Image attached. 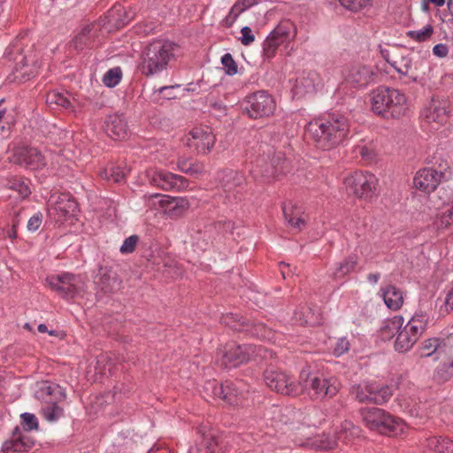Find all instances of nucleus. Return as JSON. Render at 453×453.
<instances>
[{"label": "nucleus", "instance_id": "40", "mask_svg": "<svg viewBox=\"0 0 453 453\" xmlns=\"http://www.w3.org/2000/svg\"><path fill=\"white\" fill-rule=\"evenodd\" d=\"M294 320L302 326H314L319 323V319L309 308L302 307L294 312Z\"/></svg>", "mask_w": 453, "mask_h": 453}, {"label": "nucleus", "instance_id": "29", "mask_svg": "<svg viewBox=\"0 0 453 453\" xmlns=\"http://www.w3.org/2000/svg\"><path fill=\"white\" fill-rule=\"evenodd\" d=\"M429 315L424 311H417L404 326L418 339L427 327Z\"/></svg>", "mask_w": 453, "mask_h": 453}, {"label": "nucleus", "instance_id": "61", "mask_svg": "<svg viewBox=\"0 0 453 453\" xmlns=\"http://www.w3.org/2000/svg\"><path fill=\"white\" fill-rule=\"evenodd\" d=\"M215 227L219 229L223 234H226V233L232 234L234 224L232 221L218 222Z\"/></svg>", "mask_w": 453, "mask_h": 453}, {"label": "nucleus", "instance_id": "1", "mask_svg": "<svg viewBox=\"0 0 453 453\" xmlns=\"http://www.w3.org/2000/svg\"><path fill=\"white\" fill-rule=\"evenodd\" d=\"M349 133V124L342 115H330L328 118L311 121L305 128V134L315 145L324 150H331L342 144Z\"/></svg>", "mask_w": 453, "mask_h": 453}, {"label": "nucleus", "instance_id": "56", "mask_svg": "<svg viewBox=\"0 0 453 453\" xmlns=\"http://www.w3.org/2000/svg\"><path fill=\"white\" fill-rule=\"evenodd\" d=\"M125 13L124 9L121 6H116L110 12V21L113 22L114 25L119 28L123 27L127 21L120 19L119 17Z\"/></svg>", "mask_w": 453, "mask_h": 453}, {"label": "nucleus", "instance_id": "46", "mask_svg": "<svg viewBox=\"0 0 453 453\" xmlns=\"http://www.w3.org/2000/svg\"><path fill=\"white\" fill-rule=\"evenodd\" d=\"M440 342L437 338L425 340L419 348L421 357H431L434 353L439 351Z\"/></svg>", "mask_w": 453, "mask_h": 453}, {"label": "nucleus", "instance_id": "38", "mask_svg": "<svg viewBox=\"0 0 453 453\" xmlns=\"http://www.w3.org/2000/svg\"><path fill=\"white\" fill-rule=\"evenodd\" d=\"M427 447L434 453H453V441L443 436L429 438Z\"/></svg>", "mask_w": 453, "mask_h": 453}, {"label": "nucleus", "instance_id": "43", "mask_svg": "<svg viewBox=\"0 0 453 453\" xmlns=\"http://www.w3.org/2000/svg\"><path fill=\"white\" fill-rule=\"evenodd\" d=\"M42 414L43 418L49 422H55L63 416V409L56 403H46L42 408Z\"/></svg>", "mask_w": 453, "mask_h": 453}, {"label": "nucleus", "instance_id": "3", "mask_svg": "<svg viewBox=\"0 0 453 453\" xmlns=\"http://www.w3.org/2000/svg\"><path fill=\"white\" fill-rule=\"evenodd\" d=\"M177 45L167 40L150 42L142 54L141 71L146 76L157 74L166 69L174 58Z\"/></svg>", "mask_w": 453, "mask_h": 453}, {"label": "nucleus", "instance_id": "2", "mask_svg": "<svg viewBox=\"0 0 453 453\" xmlns=\"http://www.w3.org/2000/svg\"><path fill=\"white\" fill-rule=\"evenodd\" d=\"M372 111L384 119H399L406 116L409 106L405 95L399 89L380 86L370 94Z\"/></svg>", "mask_w": 453, "mask_h": 453}, {"label": "nucleus", "instance_id": "14", "mask_svg": "<svg viewBox=\"0 0 453 453\" xmlns=\"http://www.w3.org/2000/svg\"><path fill=\"white\" fill-rule=\"evenodd\" d=\"M11 162L25 168L35 170L45 165L42 153L34 147H17L11 157Z\"/></svg>", "mask_w": 453, "mask_h": 453}, {"label": "nucleus", "instance_id": "4", "mask_svg": "<svg viewBox=\"0 0 453 453\" xmlns=\"http://www.w3.org/2000/svg\"><path fill=\"white\" fill-rule=\"evenodd\" d=\"M267 354V350L261 347L229 342L218 352L216 364L223 369H232L249 362L253 357L266 358Z\"/></svg>", "mask_w": 453, "mask_h": 453}, {"label": "nucleus", "instance_id": "35", "mask_svg": "<svg viewBox=\"0 0 453 453\" xmlns=\"http://www.w3.org/2000/svg\"><path fill=\"white\" fill-rule=\"evenodd\" d=\"M359 434V428L356 426L351 421L345 420L342 422L339 429L335 432V438L337 441L347 443L351 439Z\"/></svg>", "mask_w": 453, "mask_h": 453}, {"label": "nucleus", "instance_id": "44", "mask_svg": "<svg viewBox=\"0 0 453 453\" xmlns=\"http://www.w3.org/2000/svg\"><path fill=\"white\" fill-rule=\"evenodd\" d=\"M122 77V72L119 67L108 70L103 77L104 84L108 88H113L118 85Z\"/></svg>", "mask_w": 453, "mask_h": 453}, {"label": "nucleus", "instance_id": "52", "mask_svg": "<svg viewBox=\"0 0 453 453\" xmlns=\"http://www.w3.org/2000/svg\"><path fill=\"white\" fill-rule=\"evenodd\" d=\"M221 63L228 75L237 73V65L230 53H226L221 58Z\"/></svg>", "mask_w": 453, "mask_h": 453}, {"label": "nucleus", "instance_id": "41", "mask_svg": "<svg viewBox=\"0 0 453 453\" xmlns=\"http://www.w3.org/2000/svg\"><path fill=\"white\" fill-rule=\"evenodd\" d=\"M61 394V388L58 385H50L47 382L42 383L36 391V397L46 403H53V396Z\"/></svg>", "mask_w": 453, "mask_h": 453}, {"label": "nucleus", "instance_id": "19", "mask_svg": "<svg viewBox=\"0 0 453 453\" xmlns=\"http://www.w3.org/2000/svg\"><path fill=\"white\" fill-rule=\"evenodd\" d=\"M442 175L443 173L441 172H438L431 167H426L417 172L413 179V184L416 188L423 192L430 193L436 189L441 180Z\"/></svg>", "mask_w": 453, "mask_h": 453}, {"label": "nucleus", "instance_id": "25", "mask_svg": "<svg viewBox=\"0 0 453 453\" xmlns=\"http://www.w3.org/2000/svg\"><path fill=\"white\" fill-rule=\"evenodd\" d=\"M58 215V220H62L75 215L78 203L69 194H60L54 201L51 208Z\"/></svg>", "mask_w": 453, "mask_h": 453}, {"label": "nucleus", "instance_id": "34", "mask_svg": "<svg viewBox=\"0 0 453 453\" xmlns=\"http://www.w3.org/2000/svg\"><path fill=\"white\" fill-rule=\"evenodd\" d=\"M256 4L255 0H237L231 7L228 14L225 18L226 27H232L237 18L247 9Z\"/></svg>", "mask_w": 453, "mask_h": 453}, {"label": "nucleus", "instance_id": "22", "mask_svg": "<svg viewBox=\"0 0 453 453\" xmlns=\"http://www.w3.org/2000/svg\"><path fill=\"white\" fill-rule=\"evenodd\" d=\"M106 134L114 140H122L128 135L127 122L122 115H109L104 122Z\"/></svg>", "mask_w": 453, "mask_h": 453}, {"label": "nucleus", "instance_id": "8", "mask_svg": "<svg viewBox=\"0 0 453 453\" xmlns=\"http://www.w3.org/2000/svg\"><path fill=\"white\" fill-rule=\"evenodd\" d=\"M299 383L302 384L303 392H313L318 398L333 397L340 389V382L335 377L324 378L302 371Z\"/></svg>", "mask_w": 453, "mask_h": 453}, {"label": "nucleus", "instance_id": "31", "mask_svg": "<svg viewBox=\"0 0 453 453\" xmlns=\"http://www.w3.org/2000/svg\"><path fill=\"white\" fill-rule=\"evenodd\" d=\"M46 103L52 108L69 109L72 107L70 96L66 91L51 90L46 96Z\"/></svg>", "mask_w": 453, "mask_h": 453}, {"label": "nucleus", "instance_id": "10", "mask_svg": "<svg viewBox=\"0 0 453 453\" xmlns=\"http://www.w3.org/2000/svg\"><path fill=\"white\" fill-rule=\"evenodd\" d=\"M275 108L274 99L265 90L247 96L242 103L243 111L251 119L269 117L273 114Z\"/></svg>", "mask_w": 453, "mask_h": 453}, {"label": "nucleus", "instance_id": "63", "mask_svg": "<svg viewBox=\"0 0 453 453\" xmlns=\"http://www.w3.org/2000/svg\"><path fill=\"white\" fill-rule=\"evenodd\" d=\"M147 453H171L166 448H163L160 444H154Z\"/></svg>", "mask_w": 453, "mask_h": 453}, {"label": "nucleus", "instance_id": "15", "mask_svg": "<svg viewBox=\"0 0 453 453\" xmlns=\"http://www.w3.org/2000/svg\"><path fill=\"white\" fill-rule=\"evenodd\" d=\"M215 142V136L208 127L193 128L188 137L187 145L197 154H206Z\"/></svg>", "mask_w": 453, "mask_h": 453}, {"label": "nucleus", "instance_id": "49", "mask_svg": "<svg viewBox=\"0 0 453 453\" xmlns=\"http://www.w3.org/2000/svg\"><path fill=\"white\" fill-rule=\"evenodd\" d=\"M20 418L21 424L26 431L29 432L38 429V419L35 415L29 412H24L21 414Z\"/></svg>", "mask_w": 453, "mask_h": 453}, {"label": "nucleus", "instance_id": "57", "mask_svg": "<svg viewBox=\"0 0 453 453\" xmlns=\"http://www.w3.org/2000/svg\"><path fill=\"white\" fill-rule=\"evenodd\" d=\"M42 222V214L38 211L35 213L27 221V228L29 232H35L39 229Z\"/></svg>", "mask_w": 453, "mask_h": 453}, {"label": "nucleus", "instance_id": "37", "mask_svg": "<svg viewBox=\"0 0 453 453\" xmlns=\"http://www.w3.org/2000/svg\"><path fill=\"white\" fill-rule=\"evenodd\" d=\"M284 163V158L281 153L274 155L271 159L270 164L263 165L260 161L257 162V167H261V174L264 177L271 178L281 173L280 164Z\"/></svg>", "mask_w": 453, "mask_h": 453}, {"label": "nucleus", "instance_id": "50", "mask_svg": "<svg viewBox=\"0 0 453 453\" xmlns=\"http://www.w3.org/2000/svg\"><path fill=\"white\" fill-rule=\"evenodd\" d=\"M106 179L113 182H120L125 179V173L119 166H112L111 169L102 173Z\"/></svg>", "mask_w": 453, "mask_h": 453}, {"label": "nucleus", "instance_id": "30", "mask_svg": "<svg viewBox=\"0 0 453 453\" xmlns=\"http://www.w3.org/2000/svg\"><path fill=\"white\" fill-rule=\"evenodd\" d=\"M6 188L17 192L22 199L31 195L30 180L23 177L9 176L6 179Z\"/></svg>", "mask_w": 453, "mask_h": 453}, {"label": "nucleus", "instance_id": "7", "mask_svg": "<svg viewBox=\"0 0 453 453\" xmlns=\"http://www.w3.org/2000/svg\"><path fill=\"white\" fill-rule=\"evenodd\" d=\"M378 180L366 172H355L344 179L346 191L360 199L371 200L377 195Z\"/></svg>", "mask_w": 453, "mask_h": 453}, {"label": "nucleus", "instance_id": "58", "mask_svg": "<svg viewBox=\"0 0 453 453\" xmlns=\"http://www.w3.org/2000/svg\"><path fill=\"white\" fill-rule=\"evenodd\" d=\"M241 34L242 37L240 38V41L243 45L249 46L254 42L255 36L250 27H243L241 30Z\"/></svg>", "mask_w": 453, "mask_h": 453}, {"label": "nucleus", "instance_id": "17", "mask_svg": "<svg viewBox=\"0 0 453 453\" xmlns=\"http://www.w3.org/2000/svg\"><path fill=\"white\" fill-rule=\"evenodd\" d=\"M372 67L365 65H355L349 67L343 73V81L356 88H365L373 81Z\"/></svg>", "mask_w": 453, "mask_h": 453}, {"label": "nucleus", "instance_id": "64", "mask_svg": "<svg viewBox=\"0 0 453 453\" xmlns=\"http://www.w3.org/2000/svg\"><path fill=\"white\" fill-rule=\"evenodd\" d=\"M380 278V273H370L367 275V281L372 285H375L378 283L379 280Z\"/></svg>", "mask_w": 453, "mask_h": 453}, {"label": "nucleus", "instance_id": "62", "mask_svg": "<svg viewBox=\"0 0 453 453\" xmlns=\"http://www.w3.org/2000/svg\"><path fill=\"white\" fill-rule=\"evenodd\" d=\"M177 87H179V86L178 85L177 86H164V87H160L157 89H156L155 92H157L158 94H164L163 97L165 99H171L173 97V96L172 95L171 92L174 88H177Z\"/></svg>", "mask_w": 453, "mask_h": 453}, {"label": "nucleus", "instance_id": "54", "mask_svg": "<svg viewBox=\"0 0 453 453\" xmlns=\"http://www.w3.org/2000/svg\"><path fill=\"white\" fill-rule=\"evenodd\" d=\"M437 377L442 380H448L453 376V361L441 364L437 371Z\"/></svg>", "mask_w": 453, "mask_h": 453}, {"label": "nucleus", "instance_id": "42", "mask_svg": "<svg viewBox=\"0 0 453 453\" xmlns=\"http://www.w3.org/2000/svg\"><path fill=\"white\" fill-rule=\"evenodd\" d=\"M283 214L286 222L293 229L301 230L305 226V221L302 219L292 207H283Z\"/></svg>", "mask_w": 453, "mask_h": 453}, {"label": "nucleus", "instance_id": "9", "mask_svg": "<svg viewBox=\"0 0 453 453\" xmlns=\"http://www.w3.org/2000/svg\"><path fill=\"white\" fill-rule=\"evenodd\" d=\"M350 394L360 403L383 404L391 398L392 389L375 381H362L351 387Z\"/></svg>", "mask_w": 453, "mask_h": 453}, {"label": "nucleus", "instance_id": "53", "mask_svg": "<svg viewBox=\"0 0 453 453\" xmlns=\"http://www.w3.org/2000/svg\"><path fill=\"white\" fill-rule=\"evenodd\" d=\"M390 65L398 73L407 75L411 67V60L407 57H403L400 62L394 61Z\"/></svg>", "mask_w": 453, "mask_h": 453}, {"label": "nucleus", "instance_id": "45", "mask_svg": "<svg viewBox=\"0 0 453 453\" xmlns=\"http://www.w3.org/2000/svg\"><path fill=\"white\" fill-rule=\"evenodd\" d=\"M433 33L434 28L428 24L421 29L408 31L407 35L416 42H426L432 36Z\"/></svg>", "mask_w": 453, "mask_h": 453}, {"label": "nucleus", "instance_id": "39", "mask_svg": "<svg viewBox=\"0 0 453 453\" xmlns=\"http://www.w3.org/2000/svg\"><path fill=\"white\" fill-rule=\"evenodd\" d=\"M104 294H111L119 289L121 281L116 275L103 274L96 282Z\"/></svg>", "mask_w": 453, "mask_h": 453}, {"label": "nucleus", "instance_id": "16", "mask_svg": "<svg viewBox=\"0 0 453 453\" xmlns=\"http://www.w3.org/2000/svg\"><path fill=\"white\" fill-rule=\"evenodd\" d=\"M447 108L446 101L433 98L421 113L423 120L431 126V129L437 130L448 121Z\"/></svg>", "mask_w": 453, "mask_h": 453}, {"label": "nucleus", "instance_id": "13", "mask_svg": "<svg viewBox=\"0 0 453 453\" xmlns=\"http://www.w3.org/2000/svg\"><path fill=\"white\" fill-rule=\"evenodd\" d=\"M147 178L151 185L166 191H180L188 187L184 177L165 170H150L147 172Z\"/></svg>", "mask_w": 453, "mask_h": 453}, {"label": "nucleus", "instance_id": "59", "mask_svg": "<svg viewBox=\"0 0 453 453\" xmlns=\"http://www.w3.org/2000/svg\"><path fill=\"white\" fill-rule=\"evenodd\" d=\"M203 166L199 164H189L188 167H182L181 172L189 173V174H198L203 173Z\"/></svg>", "mask_w": 453, "mask_h": 453}, {"label": "nucleus", "instance_id": "28", "mask_svg": "<svg viewBox=\"0 0 453 453\" xmlns=\"http://www.w3.org/2000/svg\"><path fill=\"white\" fill-rule=\"evenodd\" d=\"M387 307L392 311L399 310L403 304V292L395 286L389 285L381 289Z\"/></svg>", "mask_w": 453, "mask_h": 453}, {"label": "nucleus", "instance_id": "24", "mask_svg": "<svg viewBox=\"0 0 453 453\" xmlns=\"http://www.w3.org/2000/svg\"><path fill=\"white\" fill-rule=\"evenodd\" d=\"M35 444V441L28 435L20 434L19 428L16 427L13 432V438L6 441L2 445L4 453L26 452L28 451Z\"/></svg>", "mask_w": 453, "mask_h": 453}, {"label": "nucleus", "instance_id": "20", "mask_svg": "<svg viewBox=\"0 0 453 453\" xmlns=\"http://www.w3.org/2000/svg\"><path fill=\"white\" fill-rule=\"evenodd\" d=\"M244 182L245 178L242 173L232 170L223 173L220 177V183L229 202L236 198V195L239 193V189L242 188Z\"/></svg>", "mask_w": 453, "mask_h": 453}, {"label": "nucleus", "instance_id": "36", "mask_svg": "<svg viewBox=\"0 0 453 453\" xmlns=\"http://www.w3.org/2000/svg\"><path fill=\"white\" fill-rule=\"evenodd\" d=\"M310 446L317 450H328L337 446L335 435L323 433L311 440Z\"/></svg>", "mask_w": 453, "mask_h": 453}, {"label": "nucleus", "instance_id": "55", "mask_svg": "<svg viewBox=\"0 0 453 453\" xmlns=\"http://www.w3.org/2000/svg\"><path fill=\"white\" fill-rule=\"evenodd\" d=\"M350 344L349 340L346 337H340L337 339L335 345L334 347V355L336 357H341L348 352L349 349Z\"/></svg>", "mask_w": 453, "mask_h": 453}, {"label": "nucleus", "instance_id": "11", "mask_svg": "<svg viewBox=\"0 0 453 453\" xmlns=\"http://www.w3.org/2000/svg\"><path fill=\"white\" fill-rule=\"evenodd\" d=\"M265 383L272 390L285 395H297L303 392L302 384L287 372L273 368L267 369L264 374Z\"/></svg>", "mask_w": 453, "mask_h": 453}, {"label": "nucleus", "instance_id": "21", "mask_svg": "<svg viewBox=\"0 0 453 453\" xmlns=\"http://www.w3.org/2000/svg\"><path fill=\"white\" fill-rule=\"evenodd\" d=\"M289 38L288 28L283 25L276 27L263 42L264 54L267 58L274 56L278 47Z\"/></svg>", "mask_w": 453, "mask_h": 453}, {"label": "nucleus", "instance_id": "5", "mask_svg": "<svg viewBox=\"0 0 453 453\" xmlns=\"http://www.w3.org/2000/svg\"><path fill=\"white\" fill-rule=\"evenodd\" d=\"M362 418L366 426L380 433L396 434L403 428V420L388 414L384 410L372 407L362 410Z\"/></svg>", "mask_w": 453, "mask_h": 453}, {"label": "nucleus", "instance_id": "27", "mask_svg": "<svg viewBox=\"0 0 453 453\" xmlns=\"http://www.w3.org/2000/svg\"><path fill=\"white\" fill-rule=\"evenodd\" d=\"M96 34L97 31L95 29L94 26H85L74 36L72 41V45H73L74 49L78 51L91 48L94 46Z\"/></svg>", "mask_w": 453, "mask_h": 453}, {"label": "nucleus", "instance_id": "12", "mask_svg": "<svg viewBox=\"0 0 453 453\" xmlns=\"http://www.w3.org/2000/svg\"><path fill=\"white\" fill-rule=\"evenodd\" d=\"M205 390L228 404H237L239 397L243 395L244 385L241 380H226L223 383L210 380L205 385Z\"/></svg>", "mask_w": 453, "mask_h": 453}, {"label": "nucleus", "instance_id": "26", "mask_svg": "<svg viewBox=\"0 0 453 453\" xmlns=\"http://www.w3.org/2000/svg\"><path fill=\"white\" fill-rule=\"evenodd\" d=\"M188 453H221L219 440L211 431L203 432L201 438Z\"/></svg>", "mask_w": 453, "mask_h": 453}, {"label": "nucleus", "instance_id": "60", "mask_svg": "<svg viewBox=\"0 0 453 453\" xmlns=\"http://www.w3.org/2000/svg\"><path fill=\"white\" fill-rule=\"evenodd\" d=\"M433 53L438 58H444L449 53L447 45L443 43H438L433 48Z\"/></svg>", "mask_w": 453, "mask_h": 453}, {"label": "nucleus", "instance_id": "32", "mask_svg": "<svg viewBox=\"0 0 453 453\" xmlns=\"http://www.w3.org/2000/svg\"><path fill=\"white\" fill-rule=\"evenodd\" d=\"M418 340L407 328L401 327L395 342V349L398 352H406L412 348Z\"/></svg>", "mask_w": 453, "mask_h": 453}, {"label": "nucleus", "instance_id": "18", "mask_svg": "<svg viewBox=\"0 0 453 453\" xmlns=\"http://www.w3.org/2000/svg\"><path fill=\"white\" fill-rule=\"evenodd\" d=\"M224 323L236 331H247L252 335L261 339H270L271 331L264 323L250 322L243 318H237V315L230 314L224 319Z\"/></svg>", "mask_w": 453, "mask_h": 453}, {"label": "nucleus", "instance_id": "48", "mask_svg": "<svg viewBox=\"0 0 453 453\" xmlns=\"http://www.w3.org/2000/svg\"><path fill=\"white\" fill-rule=\"evenodd\" d=\"M346 9L352 12H358L371 4L372 0H338Z\"/></svg>", "mask_w": 453, "mask_h": 453}, {"label": "nucleus", "instance_id": "6", "mask_svg": "<svg viewBox=\"0 0 453 453\" xmlns=\"http://www.w3.org/2000/svg\"><path fill=\"white\" fill-rule=\"evenodd\" d=\"M50 287L65 299L82 296L86 290V282L82 276L73 273L52 275L47 278Z\"/></svg>", "mask_w": 453, "mask_h": 453}, {"label": "nucleus", "instance_id": "51", "mask_svg": "<svg viewBox=\"0 0 453 453\" xmlns=\"http://www.w3.org/2000/svg\"><path fill=\"white\" fill-rule=\"evenodd\" d=\"M140 238L136 234L130 235L126 238L119 248V251L122 254H130L134 251L135 247L139 242Z\"/></svg>", "mask_w": 453, "mask_h": 453}, {"label": "nucleus", "instance_id": "47", "mask_svg": "<svg viewBox=\"0 0 453 453\" xmlns=\"http://www.w3.org/2000/svg\"><path fill=\"white\" fill-rule=\"evenodd\" d=\"M356 265L357 260L354 257H349L346 258L344 261L339 263L336 265V268L334 272V277H342L349 273L351 271L354 270Z\"/></svg>", "mask_w": 453, "mask_h": 453}, {"label": "nucleus", "instance_id": "33", "mask_svg": "<svg viewBox=\"0 0 453 453\" xmlns=\"http://www.w3.org/2000/svg\"><path fill=\"white\" fill-rule=\"evenodd\" d=\"M403 323L402 316H395L391 319L385 320L380 327V336L383 340H390L398 334Z\"/></svg>", "mask_w": 453, "mask_h": 453}, {"label": "nucleus", "instance_id": "23", "mask_svg": "<svg viewBox=\"0 0 453 453\" xmlns=\"http://www.w3.org/2000/svg\"><path fill=\"white\" fill-rule=\"evenodd\" d=\"M320 84L319 75L316 72H309L299 76L294 86L295 96L300 98L307 94L313 93Z\"/></svg>", "mask_w": 453, "mask_h": 453}]
</instances>
